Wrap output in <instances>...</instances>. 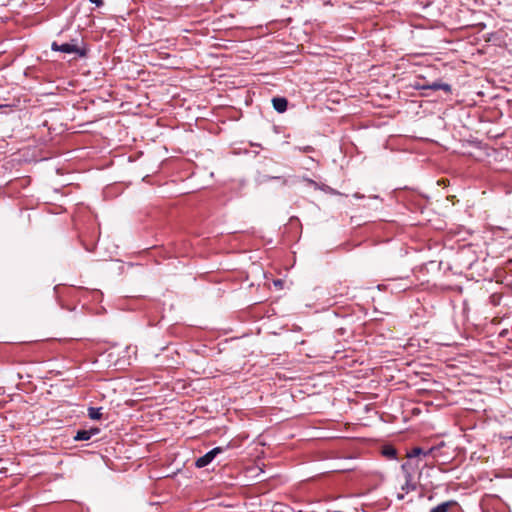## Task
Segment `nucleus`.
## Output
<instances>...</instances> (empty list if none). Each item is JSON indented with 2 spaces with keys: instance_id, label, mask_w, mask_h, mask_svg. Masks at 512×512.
Instances as JSON below:
<instances>
[{
  "instance_id": "4468645a",
  "label": "nucleus",
  "mask_w": 512,
  "mask_h": 512,
  "mask_svg": "<svg viewBox=\"0 0 512 512\" xmlns=\"http://www.w3.org/2000/svg\"><path fill=\"white\" fill-rule=\"evenodd\" d=\"M270 179L280 180L282 185L289 184V180L287 178H285V177H270Z\"/></svg>"
},
{
  "instance_id": "6e6552de",
  "label": "nucleus",
  "mask_w": 512,
  "mask_h": 512,
  "mask_svg": "<svg viewBox=\"0 0 512 512\" xmlns=\"http://www.w3.org/2000/svg\"><path fill=\"white\" fill-rule=\"evenodd\" d=\"M420 460H417L419 462ZM418 463L414 464L412 459H408V461L404 462L401 465V469L404 473L405 479H410L413 476V472Z\"/></svg>"
},
{
  "instance_id": "423d86ee",
  "label": "nucleus",
  "mask_w": 512,
  "mask_h": 512,
  "mask_svg": "<svg viewBox=\"0 0 512 512\" xmlns=\"http://www.w3.org/2000/svg\"><path fill=\"white\" fill-rule=\"evenodd\" d=\"M100 432V429L97 427L90 428L88 430H78L76 435L74 436L75 441H87L92 438V436L97 435Z\"/></svg>"
},
{
  "instance_id": "f3484780",
  "label": "nucleus",
  "mask_w": 512,
  "mask_h": 512,
  "mask_svg": "<svg viewBox=\"0 0 512 512\" xmlns=\"http://www.w3.org/2000/svg\"><path fill=\"white\" fill-rule=\"evenodd\" d=\"M494 298H496V296H493V297H492V299H493V303L496 305V304H498V302H497V299H494Z\"/></svg>"
},
{
  "instance_id": "f8f14e48",
  "label": "nucleus",
  "mask_w": 512,
  "mask_h": 512,
  "mask_svg": "<svg viewBox=\"0 0 512 512\" xmlns=\"http://www.w3.org/2000/svg\"><path fill=\"white\" fill-rule=\"evenodd\" d=\"M305 181H306L309 185H311V186H313V187H315V188H320V189H322V190H324V191H326V190H330L331 192H333V193H334L333 189H331L330 187L325 186V185H324L323 187H320V186L318 185V183H317V182H315V181H314V180H312V179L305 178Z\"/></svg>"
},
{
  "instance_id": "0eeeda50",
  "label": "nucleus",
  "mask_w": 512,
  "mask_h": 512,
  "mask_svg": "<svg viewBox=\"0 0 512 512\" xmlns=\"http://www.w3.org/2000/svg\"><path fill=\"white\" fill-rule=\"evenodd\" d=\"M272 105L278 113H284L288 107V100L285 97H274L272 98Z\"/></svg>"
},
{
  "instance_id": "9b49d317",
  "label": "nucleus",
  "mask_w": 512,
  "mask_h": 512,
  "mask_svg": "<svg viewBox=\"0 0 512 512\" xmlns=\"http://www.w3.org/2000/svg\"><path fill=\"white\" fill-rule=\"evenodd\" d=\"M410 481H408V479H405V484L402 486V490H405L407 493L409 491H414L416 490V483L413 481V477L409 479Z\"/></svg>"
},
{
  "instance_id": "7ed1b4c3",
  "label": "nucleus",
  "mask_w": 512,
  "mask_h": 512,
  "mask_svg": "<svg viewBox=\"0 0 512 512\" xmlns=\"http://www.w3.org/2000/svg\"><path fill=\"white\" fill-rule=\"evenodd\" d=\"M414 88L417 90H427V89L434 90V91L443 90L446 93H451V90H452L450 84L443 83L440 81H434L431 84L416 82L414 85Z\"/></svg>"
},
{
  "instance_id": "2eb2a0df",
  "label": "nucleus",
  "mask_w": 512,
  "mask_h": 512,
  "mask_svg": "<svg viewBox=\"0 0 512 512\" xmlns=\"http://www.w3.org/2000/svg\"><path fill=\"white\" fill-rule=\"evenodd\" d=\"M90 3L95 4L97 7H102L104 5L103 0H88Z\"/></svg>"
},
{
  "instance_id": "dca6fc26",
  "label": "nucleus",
  "mask_w": 512,
  "mask_h": 512,
  "mask_svg": "<svg viewBox=\"0 0 512 512\" xmlns=\"http://www.w3.org/2000/svg\"><path fill=\"white\" fill-rule=\"evenodd\" d=\"M494 298H496V296H493V297H492V299H493V303L496 305V304H498V302H497V299H494Z\"/></svg>"
},
{
  "instance_id": "20e7f679",
  "label": "nucleus",
  "mask_w": 512,
  "mask_h": 512,
  "mask_svg": "<svg viewBox=\"0 0 512 512\" xmlns=\"http://www.w3.org/2000/svg\"><path fill=\"white\" fill-rule=\"evenodd\" d=\"M459 504L455 500H448L430 509L429 512H453L458 509Z\"/></svg>"
},
{
  "instance_id": "ddd939ff",
  "label": "nucleus",
  "mask_w": 512,
  "mask_h": 512,
  "mask_svg": "<svg viewBox=\"0 0 512 512\" xmlns=\"http://www.w3.org/2000/svg\"><path fill=\"white\" fill-rule=\"evenodd\" d=\"M299 151L303 152V153H311V152H314V148L310 145H307V146H303V147H298L297 148Z\"/></svg>"
},
{
  "instance_id": "39448f33",
  "label": "nucleus",
  "mask_w": 512,
  "mask_h": 512,
  "mask_svg": "<svg viewBox=\"0 0 512 512\" xmlns=\"http://www.w3.org/2000/svg\"><path fill=\"white\" fill-rule=\"evenodd\" d=\"M435 450H436L435 447H431L428 449H424L421 447H413L407 452V458L413 460L414 458H418L421 455L424 457H427V456L432 455Z\"/></svg>"
},
{
  "instance_id": "f257e3e1",
  "label": "nucleus",
  "mask_w": 512,
  "mask_h": 512,
  "mask_svg": "<svg viewBox=\"0 0 512 512\" xmlns=\"http://www.w3.org/2000/svg\"><path fill=\"white\" fill-rule=\"evenodd\" d=\"M51 50L66 54H75L77 57L83 58L87 55V49L79 46L78 39H72L69 43L59 44L54 41L51 44Z\"/></svg>"
},
{
  "instance_id": "1a4fd4ad",
  "label": "nucleus",
  "mask_w": 512,
  "mask_h": 512,
  "mask_svg": "<svg viewBox=\"0 0 512 512\" xmlns=\"http://www.w3.org/2000/svg\"><path fill=\"white\" fill-rule=\"evenodd\" d=\"M88 416L92 420H100L102 418V407H89Z\"/></svg>"
},
{
  "instance_id": "f03ea898",
  "label": "nucleus",
  "mask_w": 512,
  "mask_h": 512,
  "mask_svg": "<svg viewBox=\"0 0 512 512\" xmlns=\"http://www.w3.org/2000/svg\"><path fill=\"white\" fill-rule=\"evenodd\" d=\"M225 451V448L224 447H215L213 448L212 450L208 451L206 454H204L203 456L199 457L196 462H195V466L197 468H204L206 467L207 465H209L213 460L214 458Z\"/></svg>"
},
{
  "instance_id": "9d476101",
  "label": "nucleus",
  "mask_w": 512,
  "mask_h": 512,
  "mask_svg": "<svg viewBox=\"0 0 512 512\" xmlns=\"http://www.w3.org/2000/svg\"><path fill=\"white\" fill-rule=\"evenodd\" d=\"M382 454L388 459H396L397 450L393 446H385L382 450Z\"/></svg>"
}]
</instances>
